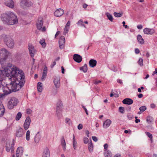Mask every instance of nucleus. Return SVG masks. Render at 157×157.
<instances>
[{"instance_id": "f257e3e1", "label": "nucleus", "mask_w": 157, "mask_h": 157, "mask_svg": "<svg viewBox=\"0 0 157 157\" xmlns=\"http://www.w3.org/2000/svg\"><path fill=\"white\" fill-rule=\"evenodd\" d=\"M9 75L4 74L2 80L5 76L8 78V83L3 87V91L5 95H7L13 92L18 91L24 85L25 82V76L22 71L17 67H14L13 70Z\"/></svg>"}, {"instance_id": "f03ea898", "label": "nucleus", "mask_w": 157, "mask_h": 157, "mask_svg": "<svg viewBox=\"0 0 157 157\" xmlns=\"http://www.w3.org/2000/svg\"><path fill=\"white\" fill-rule=\"evenodd\" d=\"M9 52L5 48H2L0 50V61L2 66V70H0V80H2V77L4 74L9 75L11 71L13 70L15 66H12L10 63L6 64V59Z\"/></svg>"}, {"instance_id": "7ed1b4c3", "label": "nucleus", "mask_w": 157, "mask_h": 157, "mask_svg": "<svg viewBox=\"0 0 157 157\" xmlns=\"http://www.w3.org/2000/svg\"><path fill=\"white\" fill-rule=\"evenodd\" d=\"M1 38L4 40L7 46L10 48H13L14 45L13 40L9 36L5 34H2Z\"/></svg>"}, {"instance_id": "20e7f679", "label": "nucleus", "mask_w": 157, "mask_h": 157, "mask_svg": "<svg viewBox=\"0 0 157 157\" xmlns=\"http://www.w3.org/2000/svg\"><path fill=\"white\" fill-rule=\"evenodd\" d=\"M1 19H2L17 20V16L13 13L8 12L2 14Z\"/></svg>"}, {"instance_id": "39448f33", "label": "nucleus", "mask_w": 157, "mask_h": 157, "mask_svg": "<svg viewBox=\"0 0 157 157\" xmlns=\"http://www.w3.org/2000/svg\"><path fill=\"white\" fill-rule=\"evenodd\" d=\"M63 104L60 101H59L57 103L56 107V115L59 119H60L62 116L61 112Z\"/></svg>"}, {"instance_id": "423d86ee", "label": "nucleus", "mask_w": 157, "mask_h": 157, "mask_svg": "<svg viewBox=\"0 0 157 157\" xmlns=\"http://www.w3.org/2000/svg\"><path fill=\"white\" fill-rule=\"evenodd\" d=\"M18 102L17 99L15 97H12L8 102L7 104L8 108L10 109H13L14 106L17 105Z\"/></svg>"}, {"instance_id": "0eeeda50", "label": "nucleus", "mask_w": 157, "mask_h": 157, "mask_svg": "<svg viewBox=\"0 0 157 157\" xmlns=\"http://www.w3.org/2000/svg\"><path fill=\"white\" fill-rule=\"evenodd\" d=\"M32 2L28 0H22L21 2V5L23 7H29L32 5Z\"/></svg>"}, {"instance_id": "6e6552de", "label": "nucleus", "mask_w": 157, "mask_h": 157, "mask_svg": "<svg viewBox=\"0 0 157 157\" xmlns=\"http://www.w3.org/2000/svg\"><path fill=\"white\" fill-rule=\"evenodd\" d=\"M28 48L31 57H33L36 51L34 46L32 44H28Z\"/></svg>"}, {"instance_id": "1a4fd4ad", "label": "nucleus", "mask_w": 157, "mask_h": 157, "mask_svg": "<svg viewBox=\"0 0 157 157\" xmlns=\"http://www.w3.org/2000/svg\"><path fill=\"white\" fill-rule=\"evenodd\" d=\"M31 120L29 117H27L25 120L24 124V128L25 130H27L30 125Z\"/></svg>"}, {"instance_id": "9d476101", "label": "nucleus", "mask_w": 157, "mask_h": 157, "mask_svg": "<svg viewBox=\"0 0 157 157\" xmlns=\"http://www.w3.org/2000/svg\"><path fill=\"white\" fill-rule=\"evenodd\" d=\"M64 13V11L62 9L59 8L56 10L54 13V15L56 17L61 16Z\"/></svg>"}, {"instance_id": "9b49d317", "label": "nucleus", "mask_w": 157, "mask_h": 157, "mask_svg": "<svg viewBox=\"0 0 157 157\" xmlns=\"http://www.w3.org/2000/svg\"><path fill=\"white\" fill-rule=\"evenodd\" d=\"M53 82L54 85L57 88H59L60 86V78L59 76L55 77Z\"/></svg>"}, {"instance_id": "f8f14e48", "label": "nucleus", "mask_w": 157, "mask_h": 157, "mask_svg": "<svg viewBox=\"0 0 157 157\" xmlns=\"http://www.w3.org/2000/svg\"><path fill=\"white\" fill-rule=\"evenodd\" d=\"M65 42V38L63 36H61L59 41V47L60 48L62 49L64 48Z\"/></svg>"}, {"instance_id": "ddd939ff", "label": "nucleus", "mask_w": 157, "mask_h": 157, "mask_svg": "<svg viewBox=\"0 0 157 157\" xmlns=\"http://www.w3.org/2000/svg\"><path fill=\"white\" fill-rule=\"evenodd\" d=\"M18 20H3V23L7 25H12L17 24Z\"/></svg>"}, {"instance_id": "4468645a", "label": "nucleus", "mask_w": 157, "mask_h": 157, "mask_svg": "<svg viewBox=\"0 0 157 157\" xmlns=\"http://www.w3.org/2000/svg\"><path fill=\"white\" fill-rule=\"evenodd\" d=\"M155 32V30L153 29L145 28L144 29V32L146 34L152 35Z\"/></svg>"}, {"instance_id": "2eb2a0df", "label": "nucleus", "mask_w": 157, "mask_h": 157, "mask_svg": "<svg viewBox=\"0 0 157 157\" xmlns=\"http://www.w3.org/2000/svg\"><path fill=\"white\" fill-rule=\"evenodd\" d=\"M73 59L77 63H80L82 60V56L80 55L77 54H75L73 56Z\"/></svg>"}, {"instance_id": "dca6fc26", "label": "nucleus", "mask_w": 157, "mask_h": 157, "mask_svg": "<svg viewBox=\"0 0 157 157\" xmlns=\"http://www.w3.org/2000/svg\"><path fill=\"white\" fill-rule=\"evenodd\" d=\"M42 157H50V151L48 147H46L44 149Z\"/></svg>"}, {"instance_id": "f3484780", "label": "nucleus", "mask_w": 157, "mask_h": 157, "mask_svg": "<svg viewBox=\"0 0 157 157\" xmlns=\"http://www.w3.org/2000/svg\"><path fill=\"white\" fill-rule=\"evenodd\" d=\"M23 152V148L22 147H18L16 151V157H21Z\"/></svg>"}, {"instance_id": "a211bd4d", "label": "nucleus", "mask_w": 157, "mask_h": 157, "mask_svg": "<svg viewBox=\"0 0 157 157\" xmlns=\"http://www.w3.org/2000/svg\"><path fill=\"white\" fill-rule=\"evenodd\" d=\"M122 103L124 104L130 105L133 103V101L130 98H126L122 101Z\"/></svg>"}, {"instance_id": "6ab92c4d", "label": "nucleus", "mask_w": 157, "mask_h": 157, "mask_svg": "<svg viewBox=\"0 0 157 157\" xmlns=\"http://www.w3.org/2000/svg\"><path fill=\"white\" fill-rule=\"evenodd\" d=\"M14 143L13 142H12L11 145L10 144H7L6 146V150L7 151H9L10 150H11L12 152L14 150Z\"/></svg>"}, {"instance_id": "aec40b11", "label": "nucleus", "mask_w": 157, "mask_h": 157, "mask_svg": "<svg viewBox=\"0 0 157 157\" xmlns=\"http://www.w3.org/2000/svg\"><path fill=\"white\" fill-rule=\"evenodd\" d=\"M5 5L11 8H13L14 7L13 2L12 0H9L5 2Z\"/></svg>"}, {"instance_id": "412c9836", "label": "nucleus", "mask_w": 157, "mask_h": 157, "mask_svg": "<svg viewBox=\"0 0 157 157\" xmlns=\"http://www.w3.org/2000/svg\"><path fill=\"white\" fill-rule=\"evenodd\" d=\"M23 129L21 128L20 127L19 128L17 131L16 133V136L17 137H21L22 136L23 134Z\"/></svg>"}, {"instance_id": "4be33fe9", "label": "nucleus", "mask_w": 157, "mask_h": 157, "mask_svg": "<svg viewBox=\"0 0 157 157\" xmlns=\"http://www.w3.org/2000/svg\"><path fill=\"white\" fill-rule=\"evenodd\" d=\"M111 123V121L110 120L107 119L104 123L103 127L104 128H106L109 126Z\"/></svg>"}, {"instance_id": "5701e85b", "label": "nucleus", "mask_w": 157, "mask_h": 157, "mask_svg": "<svg viewBox=\"0 0 157 157\" xmlns=\"http://www.w3.org/2000/svg\"><path fill=\"white\" fill-rule=\"evenodd\" d=\"M43 20H38L36 23V26L38 29L40 30L43 26Z\"/></svg>"}, {"instance_id": "b1692460", "label": "nucleus", "mask_w": 157, "mask_h": 157, "mask_svg": "<svg viewBox=\"0 0 157 157\" xmlns=\"http://www.w3.org/2000/svg\"><path fill=\"white\" fill-rule=\"evenodd\" d=\"M5 112V109L2 103L0 101V117H2Z\"/></svg>"}, {"instance_id": "393cba45", "label": "nucleus", "mask_w": 157, "mask_h": 157, "mask_svg": "<svg viewBox=\"0 0 157 157\" xmlns=\"http://www.w3.org/2000/svg\"><path fill=\"white\" fill-rule=\"evenodd\" d=\"M97 63V61L95 60L90 59L89 62V65L90 67H94L96 65Z\"/></svg>"}, {"instance_id": "a878e982", "label": "nucleus", "mask_w": 157, "mask_h": 157, "mask_svg": "<svg viewBox=\"0 0 157 157\" xmlns=\"http://www.w3.org/2000/svg\"><path fill=\"white\" fill-rule=\"evenodd\" d=\"M104 155L105 157H112V153L109 150H105Z\"/></svg>"}, {"instance_id": "bb28decb", "label": "nucleus", "mask_w": 157, "mask_h": 157, "mask_svg": "<svg viewBox=\"0 0 157 157\" xmlns=\"http://www.w3.org/2000/svg\"><path fill=\"white\" fill-rule=\"evenodd\" d=\"M40 138L41 136L39 134V132H38L34 137V140L35 143H38L40 140Z\"/></svg>"}, {"instance_id": "cd10ccee", "label": "nucleus", "mask_w": 157, "mask_h": 157, "mask_svg": "<svg viewBox=\"0 0 157 157\" xmlns=\"http://www.w3.org/2000/svg\"><path fill=\"white\" fill-rule=\"evenodd\" d=\"M61 144L63 149L65 151L66 150V144L64 137L63 136L61 140Z\"/></svg>"}, {"instance_id": "c85d7f7f", "label": "nucleus", "mask_w": 157, "mask_h": 157, "mask_svg": "<svg viewBox=\"0 0 157 157\" xmlns=\"http://www.w3.org/2000/svg\"><path fill=\"white\" fill-rule=\"evenodd\" d=\"M137 39L139 43L140 44H143L144 43V40L142 38V36L140 35H138L137 36Z\"/></svg>"}, {"instance_id": "c756f323", "label": "nucleus", "mask_w": 157, "mask_h": 157, "mask_svg": "<svg viewBox=\"0 0 157 157\" xmlns=\"http://www.w3.org/2000/svg\"><path fill=\"white\" fill-rule=\"evenodd\" d=\"M73 148L75 150H76L78 146V144L75 138L74 135H73Z\"/></svg>"}, {"instance_id": "7c9ffc66", "label": "nucleus", "mask_w": 157, "mask_h": 157, "mask_svg": "<svg viewBox=\"0 0 157 157\" xmlns=\"http://www.w3.org/2000/svg\"><path fill=\"white\" fill-rule=\"evenodd\" d=\"M43 85L42 83L40 82H39L37 85V88L38 91L40 92L42 91Z\"/></svg>"}, {"instance_id": "2f4dec72", "label": "nucleus", "mask_w": 157, "mask_h": 157, "mask_svg": "<svg viewBox=\"0 0 157 157\" xmlns=\"http://www.w3.org/2000/svg\"><path fill=\"white\" fill-rule=\"evenodd\" d=\"M88 147L90 152H91L93 151V145L91 141L89 143Z\"/></svg>"}, {"instance_id": "473e14b6", "label": "nucleus", "mask_w": 157, "mask_h": 157, "mask_svg": "<svg viewBox=\"0 0 157 157\" xmlns=\"http://www.w3.org/2000/svg\"><path fill=\"white\" fill-rule=\"evenodd\" d=\"M123 14L122 12H120L119 13L115 12L113 13V15L116 17H121L123 15Z\"/></svg>"}, {"instance_id": "72a5a7b5", "label": "nucleus", "mask_w": 157, "mask_h": 157, "mask_svg": "<svg viewBox=\"0 0 157 157\" xmlns=\"http://www.w3.org/2000/svg\"><path fill=\"white\" fill-rule=\"evenodd\" d=\"M80 70L84 72H86L87 70V65L86 64H85L83 67L80 68Z\"/></svg>"}, {"instance_id": "f704fd0d", "label": "nucleus", "mask_w": 157, "mask_h": 157, "mask_svg": "<svg viewBox=\"0 0 157 157\" xmlns=\"http://www.w3.org/2000/svg\"><path fill=\"white\" fill-rule=\"evenodd\" d=\"M84 23L86 24H88V22L86 21L83 22L82 20H79V21L78 22V24L79 25H82L85 27V26L83 24Z\"/></svg>"}, {"instance_id": "c9c22d12", "label": "nucleus", "mask_w": 157, "mask_h": 157, "mask_svg": "<svg viewBox=\"0 0 157 157\" xmlns=\"http://www.w3.org/2000/svg\"><path fill=\"white\" fill-rule=\"evenodd\" d=\"M22 116V114L21 112H19L17 113L16 117L15 119L17 121H18L21 118Z\"/></svg>"}, {"instance_id": "e433bc0d", "label": "nucleus", "mask_w": 157, "mask_h": 157, "mask_svg": "<svg viewBox=\"0 0 157 157\" xmlns=\"http://www.w3.org/2000/svg\"><path fill=\"white\" fill-rule=\"evenodd\" d=\"M30 132L29 130H28L26 134V139L27 141H29L30 140Z\"/></svg>"}, {"instance_id": "4c0bfd02", "label": "nucleus", "mask_w": 157, "mask_h": 157, "mask_svg": "<svg viewBox=\"0 0 157 157\" xmlns=\"http://www.w3.org/2000/svg\"><path fill=\"white\" fill-rule=\"evenodd\" d=\"M40 43L41 45L43 47L45 48L46 47V43L45 42L44 40H40Z\"/></svg>"}, {"instance_id": "58836bf2", "label": "nucleus", "mask_w": 157, "mask_h": 157, "mask_svg": "<svg viewBox=\"0 0 157 157\" xmlns=\"http://www.w3.org/2000/svg\"><path fill=\"white\" fill-rule=\"evenodd\" d=\"M66 123L67 124L69 125H71L72 124V122L71 120L68 118H67L65 119Z\"/></svg>"}, {"instance_id": "ea45409f", "label": "nucleus", "mask_w": 157, "mask_h": 157, "mask_svg": "<svg viewBox=\"0 0 157 157\" xmlns=\"http://www.w3.org/2000/svg\"><path fill=\"white\" fill-rule=\"evenodd\" d=\"M47 72H44L43 71V74L41 77V80L42 81H43L44 80L47 74Z\"/></svg>"}, {"instance_id": "a19ab883", "label": "nucleus", "mask_w": 157, "mask_h": 157, "mask_svg": "<svg viewBox=\"0 0 157 157\" xmlns=\"http://www.w3.org/2000/svg\"><path fill=\"white\" fill-rule=\"evenodd\" d=\"M153 120V118L152 117H147L146 121L148 123L150 124L152 121Z\"/></svg>"}, {"instance_id": "79ce46f5", "label": "nucleus", "mask_w": 157, "mask_h": 157, "mask_svg": "<svg viewBox=\"0 0 157 157\" xmlns=\"http://www.w3.org/2000/svg\"><path fill=\"white\" fill-rule=\"evenodd\" d=\"M105 15L107 17L109 20H113V17L111 14L109 13H106Z\"/></svg>"}, {"instance_id": "37998d69", "label": "nucleus", "mask_w": 157, "mask_h": 157, "mask_svg": "<svg viewBox=\"0 0 157 157\" xmlns=\"http://www.w3.org/2000/svg\"><path fill=\"white\" fill-rule=\"evenodd\" d=\"M146 109V107L145 106H143L140 107L139 108V109L142 112H143Z\"/></svg>"}, {"instance_id": "c03bdc74", "label": "nucleus", "mask_w": 157, "mask_h": 157, "mask_svg": "<svg viewBox=\"0 0 157 157\" xmlns=\"http://www.w3.org/2000/svg\"><path fill=\"white\" fill-rule=\"evenodd\" d=\"M138 64L140 66L143 65V59L142 58H140L138 61Z\"/></svg>"}, {"instance_id": "a18cd8bd", "label": "nucleus", "mask_w": 157, "mask_h": 157, "mask_svg": "<svg viewBox=\"0 0 157 157\" xmlns=\"http://www.w3.org/2000/svg\"><path fill=\"white\" fill-rule=\"evenodd\" d=\"M124 107H120L119 108V111L122 113H124Z\"/></svg>"}, {"instance_id": "49530a36", "label": "nucleus", "mask_w": 157, "mask_h": 157, "mask_svg": "<svg viewBox=\"0 0 157 157\" xmlns=\"http://www.w3.org/2000/svg\"><path fill=\"white\" fill-rule=\"evenodd\" d=\"M145 133L146 135L151 139H152V136L151 134L148 132H146Z\"/></svg>"}, {"instance_id": "de8ad7c7", "label": "nucleus", "mask_w": 157, "mask_h": 157, "mask_svg": "<svg viewBox=\"0 0 157 157\" xmlns=\"http://www.w3.org/2000/svg\"><path fill=\"white\" fill-rule=\"evenodd\" d=\"M69 28L66 27H65L64 29L63 34L64 35H65L67 33L68 30Z\"/></svg>"}, {"instance_id": "09e8293b", "label": "nucleus", "mask_w": 157, "mask_h": 157, "mask_svg": "<svg viewBox=\"0 0 157 157\" xmlns=\"http://www.w3.org/2000/svg\"><path fill=\"white\" fill-rule=\"evenodd\" d=\"M88 139L87 137H84L83 138V141L84 144H87L88 142Z\"/></svg>"}, {"instance_id": "8fccbe9b", "label": "nucleus", "mask_w": 157, "mask_h": 157, "mask_svg": "<svg viewBox=\"0 0 157 157\" xmlns=\"http://www.w3.org/2000/svg\"><path fill=\"white\" fill-rule=\"evenodd\" d=\"M127 117L128 119L129 120H131L133 117V116L130 114H128Z\"/></svg>"}, {"instance_id": "3c124183", "label": "nucleus", "mask_w": 157, "mask_h": 157, "mask_svg": "<svg viewBox=\"0 0 157 157\" xmlns=\"http://www.w3.org/2000/svg\"><path fill=\"white\" fill-rule=\"evenodd\" d=\"M70 23L71 22L70 21H69L67 23L65 27H66L69 28V26H70Z\"/></svg>"}, {"instance_id": "603ef678", "label": "nucleus", "mask_w": 157, "mask_h": 157, "mask_svg": "<svg viewBox=\"0 0 157 157\" xmlns=\"http://www.w3.org/2000/svg\"><path fill=\"white\" fill-rule=\"evenodd\" d=\"M92 139L95 142H97L98 140L97 138L95 136H92Z\"/></svg>"}, {"instance_id": "864d4df0", "label": "nucleus", "mask_w": 157, "mask_h": 157, "mask_svg": "<svg viewBox=\"0 0 157 157\" xmlns=\"http://www.w3.org/2000/svg\"><path fill=\"white\" fill-rule=\"evenodd\" d=\"M82 125L81 124H79L78 126V128L79 130L82 129Z\"/></svg>"}, {"instance_id": "5fc2aeb1", "label": "nucleus", "mask_w": 157, "mask_h": 157, "mask_svg": "<svg viewBox=\"0 0 157 157\" xmlns=\"http://www.w3.org/2000/svg\"><path fill=\"white\" fill-rule=\"evenodd\" d=\"M82 107L83 108V109H84V110L86 114L87 115H88V111H87V109H86V107L84 106L83 105H82Z\"/></svg>"}, {"instance_id": "6e6d98bb", "label": "nucleus", "mask_w": 157, "mask_h": 157, "mask_svg": "<svg viewBox=\"0 0 157 157\" xmlns=\"http://www.w3.org/2000/svg\"><path fill=\"white\" fill-rule=\"evenodd\" d=\"M104 147L105 150H108V144H105L104 145Z\"/></svg>"}, {"instance_id": "4d7b16f0", "label": "nucleus", "mask_w": 157, "mask_h": 157, "mask_svg": "<svg viewBox=\"0 0 157 157\" xmlns=\"http://www.w3.org/2000/svg\"><path fill=\"white\" fill-rule=\"evenodd\" d=\"M56 64V62L55 61H54L52 63L51 65V67L52 68Z\"/></svg>"}, {"instance_id": "13d9d810", "label": "nucleus", "mask_w": 157, "mask_h": 157, "mask_svg": "<svg viewBox=\"0 0 157 157\" xmlns=\"http://www.w3.org/2000/svg\"><path fill=\"white\" fill-rule=\"evenodd\" d=\"M101 81L100 80H96L94 82V83L95 84H97L101 83Z\"/></svg>"}, {"instance_id": "bf43d9fd", "label": "nucleus", "mask_w": 157, "mask_h": 157, "mask_svg": "<svg viewBox=\"0 0 157 157\" xmlns=\"http://www.w3.org/2000/svg\"><path fill=\"white\" fill-rule=\"evenodd\" d=\"M137 28L140 29H141L143 28V26L142 25H138L137 26Z\"/></svg>"}, {"instance_id": "052dcab7", "label": "nucleus", "mask_w": 157, "mask_h": 157, "mask_svg": "<svg viewBox=\"0 0 157 157\" xmlns=\"http://www.w3.org/2000/svg\"><path fill=\"white\" fill-rule=\"evenodd\" d=\"M32 110L29 109H27V113L28 114H29L31 113H32Z\"/></svg>"}, {"instance_id": "680f3d73", "label": "nucleus", "mask_w": 157, "mask_h": 157, "mask_svg": "<svg viewBox=\"0 0 157 157\" xmlns=\"http://www.w3.org/2000/svg\"><path fill=\"white\" fill-rule=\"evenodd\" d=\"M155 74L157 75V68L155 69V71L153 72L152 75H154Z\"/></svg>"}, {"instance_id": "e2e57ef3", "label": "nucleus", "mask_w": 157, "mask_h": 157, "mask_svg": "<svg viewBox=\"0 0 157 157\" xmlns=\"http://www.w3.org/2000/svg\"><path fill=\"white\" fill-rule=\"evenodd\" d=\"M140 50L138 48H136L135 49V52L136 54H139L140 53Z\"/></svg>"}, {"instance_id": "0e129e2a", "label": "nucleus", "mask_w": 157, "mask_h": 157, "mask_svg": "<svg viewBox=\"0 0 157 157\" xmlns=\"http://www.w3.org/2000/svg\"><path fill=\"white\" fill-rule=\"evenodd\" d=\"M42 32H44L46 30V28L45 26H44L43 28H41V29L40 30Z\"/></svg>"}, {"instance_id": "69168bd1", "label": "nucleus", "mask_w": 157, "mask_h": 157, "mask_svg": "<svg viewBox=\"0 0 157 157\" xmlns=\"http://www.w3.org/2000/svg\"><path fill=\"white\" fill-rule=\"evenodd\" d=\"M151 107L152 108H154L155 107V105L154 104H151L150 105Z\"/></svg>"}, {"instance_id": "338daca9", "label": "nucleus", "mask_w": 157, "mask_h": 157, "mask_svg": "<svg viewBox=\"0 0 157 157\" xmlns=\"http://www.w3.org/2000/svg\"><path fill=\"white\" fill-rule=\"evenodd\" d=\"M143 96V95L142 94H139L138 95V97L139 98H142Z\"/></svg>"}, {"instance_id": "774afa93", "label": "nucleus", "mask_w": 157, "mask_h": 157, "mask_svg": "<svg viewBox=\"0 0 157 157\" xmlns=\"http://www.w3.org/2000/svg\"><path fill=\"white\" fill-rule=\"evenodd\" d=\"M47 68L46 67H45L43 69V71L47 72Z\"/></svg>"}]
</instances>
